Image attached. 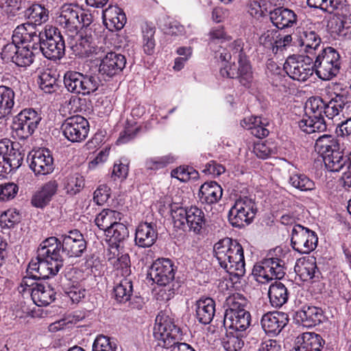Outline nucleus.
I'll list each match as a JSON object with an SVG mask.
<instances>
[{
    "label": "nucleus",
    "instance_id": "8fccbe9b",
    "mask_svg": "<svg viewBox=\"0 0 351 351\" xmlns=\"http://www.w3.org/2000/svg\"><path fill=\"white\" fill-rule=\"evenodd\" d=\"M45 29L43 31L37 32L36 31H29L25 43H27L26 47L32 50H38L41 52L45 39Z\"/></svg>",
    "mask_w": 351,
    "mask_h": 351
},
{
    "label": "nucleus",
    "instance_id": "1a4fd4ad",
    "mask_svg": "<svg viewBox=\"0 0 351 351\" xmlns=\"http://www.w3.org/2000/svg\"><path fill=\"white\" fill-rule=\"evenodd\" d=\"M256 212L254 201L247 196L239 197L229 210L228 221L233 227L241 228L251 223Z\"/></svg>",
    "mask_w": 351,
    "mask_h": 351
},
{
    "label": "nucleus",
    "instance_id": "4be33fe9",
    "mask_svg": "<svg viewBox=\"0 0 351 351\" xmlns=\"http://www.w3.org/2000/svg\"><path fill=\"white\" fill-rule=\"evenodd\" d=\"M156 227V224L153 223L143 222L139 223L136 229L135 244L143 248L152 246L158 238V232Z\"/></svg>",
    "mask_w": 351,
    "mask_h": 351
},
{
    "label": "nucleus",
    "instance_id": "4468645a",
    "mask_svg": "<svg viewBox=\"0 0 351 351\" xmlns=\"http://www.w3.org/2000/svg\"><path fill=\"white\" fill-rule=\"evenodd\" d=\"M65 52V43L58 28L45 27V39L41 53L49 60H60Z\"/></svg>",
    "mask_w": 351,
    "mask_h": 351
},
{
    "label": "nucleus",
    "instance_id": "4d7b16f0",
    "mask_svg": "<svg viewBox=\"0 0 351 351\" xmlns=\"http://www.w3.org/2000/svg\"><path fill=\"white\" fill-rule=\"evenodd\" d=\"M244 341L239 335L227 336L223 341V347L226 351H241Z\"/></svg>",
    "mask_w": 351,
    "mask_h": 351
},
{
    "label": "nucleus",
    "instance_id": "c9c22d12",
    "mask_svg": "<svg viewBox=\"0 0 351 351\" xmlns=\"http://www.w3.org/2000/svg\"><path fill=\"white\" fill-rule=\"evenodd\" d=\"M15 93L12 88L0 86V119L10 115L14 105Z\"/></svg>",
    "mask_w": 351,
    "mask_h": 351
},
{
    "label": "nucleus",
    "instance_id": "412c9836",
    "mask_svg": "<svg viewBox=\"0 0 351 351\" xmlns=\"http://www.w3.org/2000/svg\"><path fill=\"white\" fill-rule=\"evenodd\" d=\"M287 313L280 311L269 312L262 317L261 323L263 329L267 334L278 335L288 324Z\"/></svg>",
    "mask_w": 351,
    "mask_h": 351
},
{
    "label": "nucleus",
    "instance_id": "b1692460",
    "mask_svg": "<svg viewBox=\"0 0 351 351\" xmlns=\"http://www.w3.org/2000/svg\"><path fill=\"white\" fill-rule=\"evenodd\" d=\"M271 23L278 29L291 27L296 25L297 14L287 8L278 7L269 12Z\"/></svg>",
    "mask_w": 351,
    "mask_h": 351
},
{
    "label": "nucleus",
    "instance_id": "680f3d73",
    "mask_svg": "<svg viewBox=\"0 0 351 351\" xmlns=\"http://www.w3.org/2000/svg\"><path fill=\"white\" fill-rule=\"evenodd\" d=\"M325 102L326 101L319 97H312L309 98L306 103V109L313 112V114L322 115Z\"/></svg>",
    "mask_w": 351,
    "mask_h": 351
},
{
    "label": "nucleus",
    "instance_id": "20e7f679",
    "mask_svg": "<svg viewBox=\"0 0 351 351\" xmlns=\"http://www.w3.org/2000/svg\"><path fill=\"white\" fill-rule=\"evenodd\" d=\"M45 243L51 247L53 254L56 253L59 259L60 269L63 267L66 258L80 257L87 247L83 234L77 230H71L68 234H62L60 239L49 237L45 240Z\"/></svg>",
    "mask_w": 351,
    "mask_h": 351
},
{
    "label": "nucleus",
    "instance_id": "c756f323",
    "mask_svg": "<svg viewBox=\"0 0 351 351\" xmlns=\"http://www.w3.org/2000/svg\"><path fill=\"white\" fill-rule=\"evenodd\" d=\"M299 345L296 351H321L324 341L315 332H304L296 338Z\"/></svg>",
    "mask_w": 351,
    "mask_h": 351
},
{
    "label": "nucleus",
    "instance_id": "69168bd1",
    "mask_svg": "<svg viewBox=\"0 0 351 351\" xmlns=\"http://www.w3.org/2000/svg\"><path fill=\"white\" fill-rule=\"evenodd\" d=\"M19 222V218L16 215L8 210L0 216V226L2 228H13Z\"/></svg>",
    "mask_w": 351,
    "mask_h": 351
},
{
    "label": "nucleus",
    "instance_id": "338daca9",
    "mask_svg": "<svg viewBox=\"0 0 351 351\" xmlns=\"http://www.w3.org/2000/svg\"><path fill=\"white\" fill-rule=\"evenodd\" d=\"M118 269L121 276L128 278L131 274L130 258L128 254H123L118 258Z\"/></svg>",
    "mask_w": 351,
    "mask_h": 351
},
{
    "label": "nucleus",
    "instance_id": "37998d69",
    "mask_svg": "<svg viewBox=\"0 0 351 351\" xmlns=\"http://www.w3.org/2000/svg\"><path fill=\"white\" fill-rule=\"evenodd\" d=\"M346 0H307L308 6L319 8L329 13L343 10L347 6Z\"/></svg>",
    "mask_w": 351,
    "mask_h": 351
},
{
    "label": "nucleus",
    "instance_id": "bf43d9fd",
    "mask_svg": "<svg viewBox=\"0 0 351 351\" xmlns=\"http://www.w3.org/2000/svg\"><path fill=\"white\" fill-rule=\"evenodd\" d=\"M44 280L43 277L34 274H29L24 276L21 282V286L19 288L20 293L25 292L28 288L29 292L31 293V289L36 287L37 284H43L38 282V280Z\"/></svg>",
    "mask_w": 351,
    "mask_h": 351
},
{
    "label": "nucleus",
    "instance_id": "a211bd4d",
    "mask_svg": "<svg viewBox=\"0 0 351 351\" xmlns=\"http://www.w3.org/2000/svg\"><path fill=\"white\" fill-rule=\"evenodd\" d=\"M27 160L29 161V168L36 176L48 175L54 169L53 158L47 149L29 152Z\"/></svg>",
    "mask_w": 351,
    "mask_h": 351
},
{
    "label": "nucleus",
    "instance_id": "9b49d317",
    "mask_svg": "<svg viewBox=\"0 0 351 351\" xmlns=\"http://www.w3.org/2000/svg\"><path fill=\"white\" fill-rule=\"evenodd\" d=\"M229 308L226 310L223 324L225 327L236 332L244 331L250 325L251 315L243 306L235 301V297H230L227 300Z\"/></svg>",
    "mask_w": 351,
    "mask_h": 351
},
{
    "label": "nucleus",
    "instance_id": "72a5a7b5",
    "mask_svg": "<svg viewBox=\"0 0 351 351\" xmlns=\"http://www.w3.org/2000/svg\"><path fill=\"white\" fill-rule=\"evenodd\" d=\"M122 215V213L117 210L104 209L96 217L95 221L99 228L106 233L112 226L121 219Z\"/></svg>",
    "mask_w": 351,
    "mask_h": 351
},
{
    "label": "nucleus",
    "instance_id": "f03ea898",
    "mask_svg": "<svg viewBox=\"0 0 351 351\" xmlns=\"http://www.w3.org/2000/svg\"><path fill=\"white\" fill-rule=\"evenodd\" d=\"M154 338L158 346L166 351H195L186 343H181L182 332L174 319L165 313H160L156 317L153 329Z\"/></svg>",
    "mask_w": 351,
    "mask_h": 351
},
{
    "label": "nucleus",
    "instance_id": "0eeeda50",
    "mask_svg": "<svg viewBox=\"0 0 351 351\" xmlns=\"http://www.w3.org/2000/svg\"><path fill=\"white\" fill-rule=\"evenodd\" d=\"M315 72L322 80H330L337 76L341 68V56L332 47L321 49L313 62Z\"/></svg>",
    "mask_w": 351,
    "mask_h": 351
},
{
    "label": "nucleus",
    "instance_id": "7ed1b4c3",
    "mask_svg": "<svg viewBox=\"0 0 351 351\" xmlns=\"http://www.w3.org/2000/svg\"><path fill=\"white\" fill-rule=\"evenodd\" d=\"M215 256L221 267L231 275L245 274V261L242 246L235 240L224 238L214 245Z\"/></svg>",
    "mask_w": 351,
    "mask_h": 351
},
{
    "label": "nucleus",
    "instance_id": "f3484780",
    "mask_svg": "<svg viewBox=\"0 0 351 351\" xmlns=\"http://www.w3.org/2000/svg\"><path fill=\"white\" fill-rule=\"evenodd\" d=\"M148 276L160 286H167L175 278V269L169 258L158 259L151 265Z\"/></svg>",
    "mask_w": 351,
    "mask_h": 351
},
{
    "label": "nucleus",
    "instance_id": "5fc2aeb1",
    "mask_svg": "<svg viewBox=\"0 0 351 351\" xmlns=\"http://www.w3.org/2000/svg\"><path fill=\"white\" fill-rule=\"evenodd\" d=\"M117 344L104 335H99L93 345V351H116Z\"/></svg>",
    "mask_w": 351,
    "mask_h": 351
},
{
    "label": "nucleus",
    "instance_id": "aec40b11",
    "mask_svg": "<svg viewBox=\"0 0 351 351\" xmlns=\"http://www.w3.org/2000/svg\"><path fill=\"white\" fill-rule=\"evenodd\" d=\"M197 211V207L196 206L191 207L189 210H185L183 208L171 209V217L174 227L196 234L197 221L195 213Z\"/></svg>",
    "mask_w": 351,
    "mask_h": 351
},
{
    "label": "nucleus",
    "instance_id": "a878e982",
    "mask_svg": "<svg viewBox=\"0 0 351 351\" xmlns=\"http://www.w3.org/2000/svg\"><path fill=\"white\" fill-rule=\"evenodd\" d=\"M58 189V183L55 180L45 183L33 195L32 204L36 208H44L51 201Z\"/></svg>",
    "mask_w": 351,
    "mask_h": 351
},
{
    "label": "nucleus",
    "instance_id": "49530a36",
    "mask_svg": "<svg viewBox=\"0 0 351 351\" xmlns=\"http://www.w3.org/2000/svg\"><path fill=\"white\" fill-rule=\"evenodd\" d=\"M107 237L115 244L125 241L129 237L128 227L122 223L117 222L106 233Z\"/></svg>",
    "mask_w": 351,
    "mask_h": 351
},
{
    "label": "nucleus",
    "instance_id": "09e8293b",
    "mask_svg": "<svg viewBox=\"0 0 351 351\" xmlns=\"http://www.w3.org/2000/svg\"><path fill=\"white\" fill-rule=\"evenodd\" d=\"M34 53L28 47H19L13 62L18 66L26 67L34 62Z\"/></svg>",
    "mask_w": 351,
    "mask_h": 351
},
{
    "label": "nucleus",
    "instance_id": "0e129e2a",
    "mask_svg": "<svg viewBox=\"0 0 351 351\" xmlns=\"http://www.w3.org/2000/svg\"><path fill=\"white\" fill-rule=\"evenodd\" d=\"M337 102L336 95L332 97L328 102H325V106L323 108L322 113H324L326 117L330 119H332L334 117L338 115L340 113Z\"/></svg>",
    "mask_w": 351,
    "mask_h": 351
},
{
    "label": "nucleus",
    "instance_id": "bb28decb",
    "mask_svg": "<svg viewBox=\"0 0 351 351\" xmlns=\"http://www.w3.org/2000/svg\"><path fill=\"white\" fill-rule=\"evenodd\" d=\"M324 311L321 308L314 306H304L296 312V319L307 328L319 324L324 319Z\"/></svg>",
    "mask_w": 351,
    "mask_h": 351
},
{
    "label": "nucleus",
    "instance_id": "dca6fc26",
    "mask_svg": "<svg viewBox=\"0 0 351 351\" xmlns=\"http://www.w3.org/2000/svg\"><path fill=\"white\" fill-rule=\"evenodd\" d=\"M61 130L65 138L75 143L84 141L89 131L88 121L80 115L66 118L61 125Z\"/></svg>",
    "mask_w": 351,
    "mask_h": 351
},
{
    "label": "nucleus",
    "instance_id": "13d9d810",
    "mask_svg": "<svg viewBox=\"0 0 351 351\" xmlns=\"http://www.w3.org/2000/svg\"><path fill=\"white\" fill-rule=\"evenodd\" d=\"M19 190L18 186L13 182L0 185V200L7 201L14 198Z\"/></svg>",
    "mask_w": 351,
    "mask_h": 351
},
{
    "label": "nucleus",
    "instance_id": "f8f14e48",
    "mask_svg": "<svg viewBox=\"0 0 351 351\" xmlns=\"http://www.w3.org/2000/svg\"><path fill=\"white\" fill-rule=\"evenodd\" d=\"M283 69L291 78L302 82L308 79L315 71L312 58L298 55H289Z\"/></svg>",
    "mask_w": 351,
    "mask_h": 351
},
{
    "label": "nucleus",
    "instance_id": "f257e3e1",
    "mask_svg": "<svg viewBox=\"0 0 351 351\" xmlns=\"http://www.w3.org/2000/svg\"><path fill=\"white\" fill-rule=\"evenodd\" d=\"M215 58L225 62L220 69L222 77L238 79L244 86H248L252 81L251 66L243 53L240 40L234 41L226 48L220 46L215 51Z\"/></svg>",
    "mask_w": 351,
    "mask_h": 351
},
{
    "label": "nucleus",
    "instance_id": "3c124183",
    "mask_svg": "<svg viewBox=\"0 0 351 351\" xmlns=\"http://www.w3.org/2000/svg\"><path fill=\"white\" fill-rule=\"evenodd\" d=\"M243 122L247 126V129L250 130L251 134L257 138H262L269 134V130L261 125L262 123L259 117L250 118L248 123H246L245 119L243 120Z\"/></svg>",
    "mask_w": 351,
    "mask_h": 351
},
{
    "label": "nucleus",
    "instance_id": "e433bc0d",
    "mask_svg": "<svg viewBox=\"0 0 351 351\" xmlns=\"http://www.w3.org/2000/svg\"><path fill=\"white\" fill-rule=\"evenodd\" d=\"M24 16L29 20L32 25H40L48 20V10L40 4L34 3L24 9Z\"/></svg>",
    "mask_w": 351,
    "mask_h": 351
},
{
    "label": "nucleus",
    "instance_id": "e2e57ef3",
    "mask_svg": "<svg viewBox=\"0 0 351 351\" xmlns=\"http://www.w3.org/2000/svg\"><path fill=\"white\" fill-rule=\"evenodd\" d=\"M213 230V224L212 221L206 217L202 211H200L199 213V236L204 237L208 235Z\"/></svg>",
    "mask_w": 351,
    "mask_h": 351
},
{
    "label": "nucleus",
    "instance_id": "ddd939ff",
    "mask_svg": "<svg viewBox=\"0 0 351 351\" xmlns=\"http://www.w3.org/2000/svg\"><path fill=\"white\" fill-rule=\"evenodd\" d=\"M285 261L278 258H266L260 264L255 265L252 274L261 283L267 282L273 279H282L286 272Z\"/></svg>",
    "mask_w": 351,
    "mask_h": 351
},
{
    "label": "nucleus",
    "instance_id": "2eb2a0df",
    "mask_svg": "<svg viewBox=\"0 0 351 351\" xmlns=\"http://www.w3.org/2000/svg\"><path fill=\"white\" fill-rule=\"evenodd\" d=\"M318 242L315 232L300 224H296L291 234V246L300 254H308L314 250Z\"/></svg>",
    "mask_w": 351,
    "mask_h": 351
},
{
    "label": "nucleus",
    "instance_id": "052dcab7",
    "mask_svg": "<svg viewBox=\"0 0 351 351\" xmlns=\"http://www.w3.org/2000/svg\"><path fill=\"white\" fill-rule=\"evenodd\" d=\"M27 27L34 28V27L29 23L21 24L15 28L12 35V40L14 43H25L26 36H27L29 32Z\"/></svg>",
    "mask_w": 351,
    "mask_h": 351
},
{
    "label": "nucleus",
    "instance_id": "a19ab883",
    "mask_svg": "<svg viewBox=\"0 0 351 351\" xmlns=\"http://www.w3.org/2000/svg\"><path fill=\"white\" fill-rule=\"evenodd\" d=\"M215 301L210 298H206L204 300H199V322L206 325L209 324L215 315Z\"/></svg>",
    "mask_w": 351,
    "mask_h": 351
},
{
    "label": "nucleus",
    "instance_id": "774afa93",
    "mask_svg": "<svg viewBox=\"0 0 351 351\" xmlns=\"http://www.w3.org/2000/svg\"><path fill=\"white\" fill-rule=\"evenodd\" d=\"M110 189L106 185H101L98 187V189L94 192V201L97 203V204L102 205L104 204L109 198Z\"/></svg>",
    "mask_w": 351,
    "mask_h": 351
},
{
    "label": "nucleus",
    "instance_id": "5701e85b",
    "mask_svg": "<svg viewBox=\"0 0 351 351\" xmlns=\"http://www.w3.org/2000/svg\"><path fill=\"white\" fill-rule=\"evenodd\" d=\"M1 143L5 145V149L8 147L7 153L5 154V165L8 170L7 174H8L21 166L25 154L16 147L19 145L18 143H13L8 138L1 139Z\"/></svg>",
    "mask_w": 351,
    "mask_h": 351
},
{
    "label": "nucleus",
    "instance_id": "79ce46f5",
    "mask_svg": "<svg viewBox=\"0 0 351 351\" xmlns=\"http://www.w3.org/2000/svg\"><path fill=\"white\" fill-rule=\"evenodd\" d=\"M132 292V280L128 278H124L114 288V298L119 303L128 302L131 299Z\"/></svg>",
    "mask_w": 351,
    "mask_h": 351
},
{
    "label": "nucleus",
    "instance_id": "c85d7f7f",
    "mask_svg": "<svg viewBox=\"0 0 351 351\" xmlns=\"http://www.w3.org/2000/svg\"><path fill=\"white\" fill-rule=\"evenodd\" d=\"M56 291L49 285L37 284L31 289V298L34 303L38 306H46L56 300Z\"/></svg>",
    "mask_w": 351,
    "mask_h": 351
},
{
    "label": "nucleus",
    "instance_id": "6ab92c4d",
    "mask_svg": "<svg viewBox=\"0 0 351 351\" xmlns=\"http://www.w3.org/2000/svg\"><path fill=\"white\" fill-rule=\"evenodd\" d=\"M101 62L99 72L109 77L119 75L125 66V57L115 51H104V55L99 57Z\"/></svg>",
    "mask_w": 351,
    "mask_h": 351
},
{
    "label": "nucleus",
    "instance_id": "c03bdc74",
    "mask_svg": "<svg viewBox=\"0 0 351 351\" xmlns=\"http://www.w3.org/2000/svg\"><path fill=\"white\" fill-rule=\"evenodd\" d=\"M40 88L47 93H52L58 90L59 84L55 73L50 70L43 71L39 75Z\"/></svg>",
    "mask_w": 351,
    "mask_h": 351
},
{
    "label": "nucleus",
    "instance_id": "864d4df0",
    "mask_svg": "<svg viewBox=\"0 0 351 351\" xmlns=\"http://www.w3.org/2000/svg\"><path fill=\"white\" fill-rule=\"evenodd\" d=\"M0 6L13 16L26 8L25 1L23 0H0Z\"/></svg>",
    "mask_w": 351,
    "mask_h": 351
},
{
    "label": "nucleus",
    "instance_id": "6e6d98bb",
    "mask_svg": "<svg viewBox=\"0 0 351 351\" xmlns=\"http://www.w3.org/2000/svg\"><path fill=\"white\" fill-rule=\"evenodd\" d=\"M336 101L339 110L344 117L351 116V95L348 94H336Z\"/></svg>",
    "mask_w": 351,
    "mask_h": 351
},
{
    "label": "nucleus",
    "instance_id": "39448f33",
    "mask_svg": "<svg viewBox=\"0 0 351 351\" xmlns=\"http://www.w3.org/2000/svg\"><path fill=\"white\" fill-rule=\"evenodd\" d=\"M57 21L66 32L77 34L80 30L87 29L93 19L90 13L85 12L77 5L66 3L60 8Z\"/></svg>",
    "mask_w": 351,
    "mask_h": 351
},
{
    "label": "nucleus",
    "instance_id": "de8ad7c7",
    "mask_svg": "<svg viewBox=\"0 0 351 351\" xmlns=\"http://www.w3.org/2000/svg\"><path fill=\"white\" fill-rule=\"evenodd\" d=\"M64 187L67 194L75 195L84 187V179L78 173L70 176L66 178Z\"/></svg>",
    "mask_w": 351,
    "mask_h": 351
},
{
    "label": "nucleus",
    "instance_id": "9d476101",
    "mask_svg": "<svg viewBox=\"0 0 351 351\" xmlns=\"http://www.w3.org/2000/svg\"><path fill=\"white\" fill-rule=\"evenodd\" d=\"M42 117L33 108H25L14 117L12 123L13 133L20 140H26L37 130Z\"/></svg>",
    "mask_w": 351,
    "mask_h": 351
},
{
    "label": "nucleus",
    "instance_id": "cd10ccee",
    "mask_svg": "<svg viewBox=\"0 0 351 351\" xmlns=\"http://www.w3.org/2000/svg\"><path fill=\"white\" fill-rule=\"evenodd\" d=\"M294 270L303 281H308L313 278L318 279L321 274L314 257L298 259L294 267Z\"/></svg>",
    "mask_w": 351,
    "mask_h": 351
},
{
    "label": "nucleus",
    "instance_id": "473e14b6",
    "mask_svg": "<svg viewBox=\"0 0 351 351\" xmlns=\"http://www.w3.org/2000/svg\"><path fill=\"white\" fill-rule=\"evenodd\" d=\"M268 295L271 305L275 308H280L288 301L289 292L282 282L275 281L269 286Z\"/></svg>",
    "mask_w": 351,
    "mask_h": 351
},
{
    "label": "nucleus",
    "instance_id": "58836bf2",
    "mask_svg": "<svg viewBox=\"0 0 351 351\" xmlns=\"http://www.w3.org/2000/svg\"><path fill=\"white\" fill-rule=\"evenodd\" d=\"M88 29L87 28V29L80 30L77 33V34H79V38L76 40L75 45L73 46V49L78 54L88 56L94 51L93 37L88 34Z\"/></svg>",
    "mask_w": 351,
    "mask_h": 351
},
{
    "label": "nucleus",
    "instance_id": "6e6552de",
    "mask_svg": "<svg viewBox=\"0 0 351 351\" xmlns=\"http://www.w3.org/2000/svg\"><path fill=\"white\" fill-rule=\"evenodd\" d=\"M63 82L69 92L88 95L98 89L100 80L95 75H84L80 72L68 71L64 75Z\"/></svg>",
    "mask_w": 351,
    "mask_h": 351
},
{
    "label": "nucleus",
    "instance_id": "7c9ffc66",
    "mask_svg": "<svg viewBox=\"0 0 351 351\" xmlns=\"http://www.w3.org/2000/svg\"><path fill=\"white\" fill-rule=\"evenodd\" d=\"M103 19L106 26L121 29L126 23L127 18L123 10L118 6L110 5L103 11Z\"/></svg>",
    "mask_w": 351,
    "mask_h": 351
},
{
    "label": "nucleus",
    "instance_id": "a18cd8bd",
    "mask_svg": "<svg viewBox=\"0 0 351 351\" xmlns=\"http://www.w3.org/2000/svg\"><path fill=\"white\" fill-rule=\"evenodd\" d=\"M315 148L322 157H324L331 151L339 149V145L331 136L323 135L317 139Z\"/></svg>",
    "mask_w": 351,
    "mask_h": 351
},
{
    "label": "nucleus",
    "instance_id": "2f4dec72",
    "mask_svg": "<svg viewBox=\"0 0 351 351\" xmlns=\"http://www.w3.org/2000/svg\"><path fill=\"white\" fill-rule=\"evenodd\" d=\"M222 189L216 182H205L199 189V199L202 203L217 202L222 196Z\"/></svg>",
    "mask_w": 351,
    "mask_h": 351
},
{
    "label": "nucleus",
    "instance_id": "4c0bfd02",
    "mask_svg": "<svg viewBox=\"0 0 351 351\" xmlns=\"http://www.w3.org/2000/svg\"><path fill=\"white\" fill-rule=\"evenodd\" d=\"M321 43L320 37L314 31H303L300 33L299 45L304 47L306 53L313 54L318 50Z\"/></svg>",
    "mask_w": 351,
    "mask_h": 351
},
{
    "label": "nucleus",
    "instance_id": "423d86ee",
    "mask_svg": "<svg viewBox=\"0 0 351 351\" xmlns=\"http://www.w3.org/2000/svg\"><path fill=\"white\" fill-rule=\"evenodd\" d=\"M47 244L45 243V240L40 244L37 250V261H32L27 269L26 273L31 274L43 277V279H48L50 277L55 276L60 271L58 261L59 259L53 254Z\"/></svg>",
    "mask_w": 351,
    "mask_h": 351
},
{
    "label": "nucleus",
    "instance_id": "603ef678",
    "mask_svg": "<svg viewBox=\"0 0 351 351\" xmlns=\"http://www.w3.org/2000/svg\"><path fill=\"white\" fill-rule=\"evenodd\" d=\"M289 183L301 191H311L314 189V182L304 174H295L289 178Z\"/></svg>",
    "mask_w": 351,
    "mask_h": 351
},
{
    "label": "nucleus",
    "instance_id": "ea45409f",
    "mask_svg": "<svg viewBox=\"0 0 351 351\" xmlns=\"http://www.w3.org/2000/svg\"><path fill=\"white\" fill-rule=\"evenodd\" d=\"M322 158L326 167L330 171H341L347 162V157H343L339 149L331 151Z\"/></svg>",
    "mask_w": 351,
    "mask_h": 351
},
{
    "label": "nucleus",
    "instance_id": "f704fd0d",
    "mask_svg": "<svg viewBox=\"0 0 351 351\" xmlns=\"http://www.w3.org/2000/svg\"><path fill=\"white\" fill-rule=\"evenodd\" d=\"M300 129L306 133L322 132L326 130V123L323 115L313 114L303 118L298 122Z\"/></svg>",
    "mask_w": 351,
    "mask_h": 351
},
{
    "label": "nucleus",
    "instance_id": "393cba45",
    "mask_svg": "<svg viewBox=\"0 0 351 351\" xmlns=\"http://www.w3.org/2000/svg\"><path fill=\"white\" fill-rule=\"evenodd\" d=\"M335 11L336 16L329 23L332 33L339 38L351 39V14H344L343 10Z\"/></svg>",
    "mask_w": 351,
    "mask_h": 351
}]
</instances>
